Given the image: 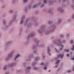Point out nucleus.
Listing matches in <instances>:
<instances>
[{
	"mask_svg": "<svg viewBox=\"0 0 74 74\" xmlns=\"http://www.w3.org/2000/svg\"><path fill=\"white\" fill-rule=\"evenodd\" d=\"M37 64V62H33L32 63V66H35V65H36Z\"/></svg>",
	"mask_w": 74,
	"mask_h": 74,
	"instance_id": "32",
	"label": "nucleus"
},
{
	"mask_svg": "<svg viewBox=\"0 0 74 74\" xmlns=\"http://www.w3.org/2000/svg\"><path fill=\"white\" fill-rule=\"evenodd\" d=\"M63 21V19L62 18H59L58 19V24H60Z\"/></svg>",
	"mask_w": 74,
	"mask_h": 74,
	"instance_id": "15",
	"label": "nucleus"
},
{
	"mask_svg": "<svg viewBox=\"0 0 74 74\" xmlns=\"http://www.w3.org/2000/svg\"><path fill=\"white\" fill-rule=\"evenodd\" d=\"M38 31L39 33H42V32H44V29L40 27V29L38 30Z\"/></svg>",
	"mask_w": 74,
	"mask_h": 74,
	"instance_id": "14",
	"label": "nucleus"
},
{
	"mask_svg": "<svg viewBox=\"0 0 74 74\" xmlns=\"http://www.w3.org/2000/svg\"><path fill=\"white\" fill-rule=\"evenodd\" d=\"M7 69V66H5L3 68V70H5Z\"/></svg>",
	"mask_w": 74,
	"mask_h": 74,
	"instance_id": "51",
	"label": "nucleus"
},
{
	"mask_svg": "<svg viewBox=\"0 0 74 74\" xmlns=\"http://www.w3.org/2000/svg\"><path fill=\"white\" fill-rule=\"evenodd\" d=\"M13 22V21L12 20H10L8 23V25L6 26V29H7L8 27V26H10L12 25V22Z\"/></svg>",
	"mask_w": 74,
	"mask_h": 74,
	"instance_id": "9",
	"label": "nucleus"
},
{
	"mask_svg": "<svg viewBox=\"0 0 74 74\" xmlns=\"http://www.w3.org/2000/svg\"><path fill=\"white\" fill-rule=\"evenodd\" d=\"M31 8H32V5L31 4L29 5L28 7V9H31Z\"/></svg>",
	"mask_w": 74,
	"mask_h": 74,
	"instance_id": "41",
	"label": "nucleus"
},
{
	"mask_svg": "<svg viewBox=\"0 0 74 74\" xmlns=\"http://www.w3.org/2000/svg\"><path fill=\"white\" fill-rule=\"evenodd\" d=\"M28 27H30L32 26V23H29L27 24Z\"/></svg>",
	"mask_w": 74,
	"mask_h": 74,
	"instance_id": "33",
	"label": "nucleus"
},
{
	"mask_svg": "<svg viewBox=\"0 0 74 74\" xmlns=\"http://www.w3.org/2000/svg\"><path fill=\"white\" fill-rule=\"evenodd\" d=\"M16 72L17 73H21V70L20 69H17L16 71Z\"/></svg>",
	"mask_w": 74,
	"mask_h": 74,
	"instance_id": "39",
	"label": "nucleus"
},
{
	"mask_svg": "<svg viewBox=\"0 0 74 74\" xmlns=\"http://www.w3.org/2000/svg\"><path fill=\"white\" fill-rule=\"evenodd\" d=\"M23 22H24V20L21 19L20 21V24L22 25L23 23Z\"/></svg>",
	"mask_w": 74,
	"mask_h": 74,
	"instance_id": "28",
	"label": "nucleus"
},
{
	"mask_svg": "<svg viewBox=\"0 0 74 74\" xmlns=\"http://www.w3.org/2000/svg\"><path fill=\"white\" fill-rule=\"evenodd\" d=\"M25 18H26V16H25V15H23L22 16V17L21 18V19L22 20H23V21H24Z\"/></svg>",
	"mask_w": 74,
	"mask_h": 74,
	"instance_id": "25",
	"label": "nucleus"
},
{
	"mask_svg": "<svg viewBox=\"0 0 74 74\" xmlns=\"http://www.w3.org/2000/svg\"><path fill=\"white\" fill-rule=\"evenodd\" d=\"M28 0H23V3H27Z\"/></svg>",
	"mask_w": 74,
	"mask_h": 74,
	"instance_id": "43",
	"label": "nucleus"
},
{
	"mask_svg": "<svg viewBox=\"0 0 74 74\" xmlns=\"http://www.w3.org/2000/svg\"><path fill=\"white\" fill-rule=\"evenodd\" d=\"M22 65L23 66V67H25L26 66V62H23L22 64Z\"/></svg>",
	"mask_w": 74,
	"mask_h": 74,
	"instance_id": "36",
	"label": "nucleus"
},
{
	"mask_svg": "<svg viewBox=\"0 0 74 74\" xmlns=\"http://www.w3.org/2000/svg\"><path fill=\"white\" fill-rule=\"evenodd\" d=\"M14 10H13L12 9L9 10V12L10 14H12V13L14 12Z\"/></svg>",
	"mask_w": 74,
	"mask_h": 74,
	"instance_id": "30",
	"label": "nucleus"
},
{
	"mask_svg": "<svg viewBox=\"0 0 74 74\" xmlns=\"http://www.w3.org/2000/svg\"><path fill=\"white\" fill-rule=\"evenodd\" d=\"M34 70H38L39 69L38 68L36 67V66H34Z\"/></svg>",
	"mask_w": 74,
	"mask_h": 74,
	"instance_id": "34",
	"label": "nucleus"
},
{
	"mask_svg": "<svg viewBox=\"0 0 74 74\" xmlns=\"http://www.w3.org/2000/svg\"><path fill=\"white\" fill-rule=\"evenodd\" d=\"M15 52V50L12 51L11 52L8 54V56L9 57V58H12V56L14 55V54Z\"/></svg>",
	"mask_w": 74,
	"mask_h": 74,
	"instance_id": "3",
	"label": "nucleus"
},
{
	"mask_svg": "<svg viewBox=\"0 0 74 74\" xmlns=\"http://www.w3.org/2000/svg\"><path fill=\"white\" fill-rule=\"evenodd\" d=\"M30 20V18H28L26 20V22H28V21Z\"/></svg>",
	"mask_w": 74,
	"mask_h": 74,
	"instance_id": "53",
	"label": "nucleus"
},
{
	"mask_svg": "<svg viewBox=\"0 0 74 74\" xmlns=\"http://www.w3.org/2000/svg\"><path fill=\"white\" fill-rule=\"evenodd\" d=\"M51 27L53 28V29H51V30L53 32L54 31H55V29H56V25L54 24H53L51 26Z\"/></svg>",
	"mask_w": 74,
	"mask_h": 74,
	"instance_id": "10",
	"label": "nucleus"
},
{
	"mask_svg": "<svg viewBox=\"0 0 74 74\" xmlns=\"http://www.w3.org/2000/svg\"><path fill=\"white\" fill-rule=\"evenodd\" d=\"M60 37L61 38H63V37H64V35H63V34H61L60 35Z\"/></svg>",
	"mask_w": 74,
	"mask_h": 74,
	"instance_id": "45",
	"label": "nucleus"
},
{
	"mask_svg": "<svg viewBox=\"0 0 74 74\" xmlns=\"http://www.w3.org/2000/svg\"><path fill=\"white\" fill-rule=\"evenodd\" d=\"M24 11L25 12H27L28 11V9H27V6L25 7L24 8Z\"/></svg>",
	"mask_w": 74,
	"mask_h": 74,
	"instance_id": "27",
	"label": "nucleus"
},
{
	"mask_svg": "<svg viewBox=\"0 0 74 74\" xmlns=\"http://www.w3.org/2000/svg\"><path fill=\"white\" fill-rule=\"evenodd\" d=\"M73 42H74V41H73V40H71L70 41V43L71 44H73Z\"/></svg>",
	"mask_w": 74,
	"mask_h": 74,
	"instance_id": "49",
	"label": "nucleus"
},
{
	"mask_svg": "<svg viewBox=\"0 0 74 74\" xmlns=\"http://www.w3.org/2000/svg\"><path fill=\"white\" fill-rule=\"evenodd\" d=\"M40 64L42 66H43V65H45V64L43 62H41Z\"/></svg>",
	"mask_w": 74,
	"mask_h": 74,
	"instance_id": "54",
	"label": "nucleus"
},
{
	"mask_svg": "<svg viewBox=\"0 0 74 74\" xmlns=\"http://www.w3.org/2000/svg\"><path fill=\"white\" fill-rule=\"evenodd\" d=\"M69 35H70L69 34H66V37H69Z\"/></svg>",
	"mask_w": 74,
	"mask_h": 74,
	"instance_id": "61",
	"label": "nucleus"
},
{
	"mask_svg": "<svg viewBox=\"0 0 74 74\" xmlns=\"http://www.w3.org/2000/svg\"><path fill=\"white\" fill-rule=\"evenodd\" d=\"M52 11H53V10L52 9H50L48 10L49 12L50 13H51V12H52Z\"/></svg>",
	"mask_w": 74,
	"mask_h": 74,
	"instance_id": "37",
	"label": "nucleus"
},
{
	"mask_svg": "<svg viewBox=\"0 0 74 74\" xmlns=\"http://www.w3.org/2000/svg\"><path fill=\"white\" fill-rule=\"evenodd\" d=\"M71 7L73 10L74 11V4H73L72 5H71Z\"/></svg>",
	"mask_w": 74,
	"mask_h": 74,
	"instance_id": "42",
	"label": "nucleus"
},
{
	"mask_svg": "<svg viewBox=\"0 0 74 74\" xmlns=\"http://www.w3.org/2000/svg\"><path fill=\"white\" fill-rule=\"evenodd\" d=\"M53 2H54V1L53 0H49L48 1V3L50 5L53 4Z\"/></svg>",
	"mask_w": 74,
	"mask_h": 74,
	"instance_id": "16",
	"label": "nucleus"
},
{
	"mask_svg": "<svg viewBox=\"0 0 74 74\" xmlns=\"http://www.w3.org/2000/svg\"><path fill=\"white\" fill-rule=\"evenodd\" d=\"M34 25L36 26H38V25H39V23L37 21H35Z\"/></svg>",
	"mask_w": 74,
	"mask_h": 74,
	"instance_id": "22",
	"label": "nucleus"
},
{
	"mask_svg": "<svg viewBox=\"0 0 74 74\" xmlns=\"http://www.w3.org/2000/svg\"><path fill=\"white\" fill-rule=\"evenodd\" d=\"M47 67L46 66H45L44 67V70H47Z\"/></svg>",
	"mask_w": 74,
	"mask_h": 74,
	"instance_id": "60",
	"label": "nucleus"
},
{
	"mask_svg": "<svg viewBox=\"0 0 74 74\" xmlns=\"http://www.w3.org/2000/svg\"><path fill=\"white\" fill-rule=\"evenodd\" d=\"M61 56V59H63V57L64 56V54H62L61 55H60V54H59L58 55V56L57 57L55 58H54V59L55 60H57V59H58L60 56Z\"/></svg>",
	"mask_w": 74,
	"mask_h": 74,
	"instance_id": "8",
	"label": "nucleus"
},
{
	"mask_svg": "<svg viewBox=\"0 0 74 74\" xmlns=\"http://www.w3.org/2000/svg\"><path fill=\"white\" fill-rule=\"evenodd\" d=\"M59 71H60V68H59L57 70V72H59Z\"/></svg>",
	"mask_w": 74,
	"mask_h": 74,
	"instance_id": "56",
	"label": "nucleus"
},
{
	"mask_svg": "<svg viewBox=\"0 0 74 74\" xmlns=\"http://www.w3.org/2000/svg\"><path fill=\"white\" fill-rule=\"evenodd\" d=\"M47 48V53L48 54H49V56H51V54L50 52H51V50L50 49H49V48H50V47H49V46H48Z\"/></svg>",
	"mask_w": 74,
	"mask_h": 74,
	"instance_id": "17",
	"label": "nucleus"
},
{
	"mask_svg": "<svg viewBox=\"0 0 74 74\" xmlns=\"http://www.w3.org/2000/svg\"><path fill=\"white\" fill-rule=\"evenodd\" d=\"M37 45L38 46V47H45V45L42 44L40 45L39 44H38H38H37Z\"/></svg>",
	"mask_w": 74,
	"mask_h": 74,
	"instance_id": "20",
	"label": "nucleus"
},
{
	"mask_svg": "<svg viewBox=\"0 0 74 74\" xmlns=\"http://www.w3.org/2000/svg\"><path fill=\"white\" fill-rule=\"evenodd\" d=\"M72 18V19H74V14H73Z\"/></svg>",
	"mask_w": 74,
	"mask_h": 74,
	"instance_id": "64",
	"label": "nucleus"
},
{
	"mask_svg": "<svg viewBox=\"0 0 74 74\" xmlns=\"http://www.w3.org/2000/svg\"><path fill=\"white\" fill-rule=\"evenodd\" d=\"M57 11H59L61 13H63L64 12V10L63 9L62 7H59L57 8Z\"/></svg>",
	"mask_w": 74,
	"mask_h": 74,
	"instance_id": "5",
	"label": "nucleus"
},
{
	"mask_svg": "<svg viewBox=\"0 0 74 74\" xmlns=\"http://www.w3.org/2000/svg\"><path fill=\"white\" fill-rule=\"evenodd\" d=\"M17 17V15H15L14 16H13V21H16V18Z\"/></svg>",
	"mask_w": 74,
	"mask_h": 74,
	"instance_id": "24",
	"label": "nucleus"
},
{
	"mask_svg": "<svg viewBox=\"0 0 74 74\" xmlns=\"http://www.w3.org/2000/svg\"><path fill=\"white\" fill-rule=\"evenodd\" d=\"M27 22L26 21L24 23V26H26V25H27Z\"/></svg>",
	"mask_w": 74,
	"mask_h": 74,
	"instance_id": "55",
	"label": "nucleus"
},
{
	"mask_svg": "<svg viewBox=\"0 0 74 74\" xmlns=\"http://www.w3.org/2000/svg\"><path fill=\"white\" fill-rule=\"evenodd\" d=\"M40 57H36L35 58V61H37L38 60H40Z\"/></svg>",
	"mask_w": 74,
	"mask_h": 74,
	"instance_id": "29",
	"label": "nucleus"
},
{
	"mask_svg": "<svg viewBox=\"0 0 74 74\" xmlns=\"http://www.w3.org/2000/svg\"><path fill=\"white\" fill-rule=\"evenodd\" d=\"M3 23L4 26H6L7 25V21L3 19Z\"/></svg>",
	"mask_w": 74,
	"mask_h": 74,
	"instance_id": "21",
	"label": "nucleus"
},
{
	"mask_svg": "<svg viewBox=\"0 0 74 74\" xmlns=\"http://www.w3.org/2000/svg\"><path fill=\"white\" fill-rule=\"evenodd\" d=\"M10 59V58L8 56V57L6 58L5 59V60L6 61H8L9 60V59Z\"/></svg>",
	"mask_w": 74,
	"mask_h": 74,
	"instance_id": "38",
	"label": "nucleus"
},
{
	"mask_svg": "<svg viewBox=\"0 0 74 74\" xmlns=\"http://www.w3.org/2000/svg\"><path fill=\"white\" fill-rule=\"evenodd\" d=\"M36 32L34 31H32L29 34L28 36L27 37V39H29L30 37H33V36H34L35 35H36Z\"/></svg>",
	"mask_w": 74,
	"mask_h": 74,
	"instance_id": "2",
	"label": "nucleus"
},
{
	"mask_svg": "<svg viewBox=\"0 0 74 74\" xmlns=\"http://www.w3.org/2000/svg\"><path fill=\"white\" fill-rule=\"evenodd\" d=\"M46 27V25H42L41 26L40 28H42V29H44V28L45 27Z\"/></svg>",
	"mask_w": 74,
	"mask_h": 74,
	"instance_id": "35",
	"label": "nucleus"
},
{
	"mask_svg": "<svg viewBox=\"0 0 74 74\" xmlns=\"http://www.w3.org/2000/svg\"><path fill=\"white\" fill-rule=\"evenodd\" d=\"M16 2V0H13L12 1V4H14Z\"/></svg>",
	"mask_w": 74,
	"mask_h": 74,
	"instance_id": "50",
	"label": "nucleus"
},
{
	"mask_svg": "<svg viewBox=\"0 0 74 74\" xmlns=\"http://www.w3.org/2000/svg\"><path fill=\"white\" fill-rule=\"evenodd\" d=\"M34 40L36 42V45H34L32 46V48L34 49H36V48H37V47H38L37 44H38L40 42V40H38V39H37V38H35Z\"/></svg>",
	"mask_w": 74,
	"mask_h": 74,
	"instance_id": "1",
	"label": "nucleus"
},
{
	"mask_svg": "<svg viewBox=\"0 0 74 74\" xmlns=\"http://www.w3.org/2000/svg\"><path fill=\"white\" fill-rule=\"evenodd\" d=\"M52 32H53L52 30H50L47 31L45 32V34L46 35H48V34H49L52 33Z\"/></svg>",
	"mask_w": 74,
	"mask_h": 74,
	"instance_id": "11",
	"label": "nucleus"
},
{
	"mask_svg": "<svg viewBox=\"0 0 74 74\" xmlns=\"http://www.w3.org/2000/svg\"><path fill=\"white\" fill-rule=\"evenodd\" d=\"M42 4V2H39V3H38V5H41Z\"/></svg>",
	"mask_w": 74,
	"mask_h": 74,
	"instance_id": "44",
	"label": "nucleus"
},
{
	"mask_svg": "<svg viewBox=\"0 0 74 74\" xmlns=\"http://www.w3.org/2000/svg\"><path fill=\"white\" fill-rule=\"evenodd\" d=\"M38 6V4H35L33 5L32 8H36Z\"/></svg>",
	"mask_w": 74,
	"mask_h": 74,
	"instance_id": "26",
	"label": "nucleus"
},
{
	"mask_svg": "<svg viewBox=\"0 0 74 74\" xmlns=\"http://www.w3.org/2000/svg\"><path fill=\"white\" fill-rule=\"evenodd\" d=\"M16 63L13 62L11 64H9L8 65V66L9 67H12L14 66H16Z\"/></svg>",
	"mask_w": 74,
	"mask_h": 74,
	"instance_id": "12",
	"label": "nucleus"
},
{
	"mask_svg": "<svg viewBox=\"0 0 74 74\" xmlns=\"http://www.w3.org/2000/svg\"><path fill=\"white\" fill-rule=\"evenodd\" d=\"M58 42H59L58 44H60V45H59V46H61V45L62 44V42H60V39H58Z\"/></svg>",
	"mask_w": 74,
	"mask_h": 74,
	"instance_id": "23",
	"label": "nucleus"
},
{
	"mask_svg": "<svg viewBox=\"0 0 74 74\" xmlns=\"http://www.w3.org/2000/svg\"><path fill=\"white\" fill-rule=\"evenodd\" d=\"M60 60H57L56 63V64H59V63H60Z\"/></svg>",
	"mask_w": 74,
	"mask_h": 74,
	"instance_id": "31",
	"label": "nucleus"
},
{
	"mask_svg": "<svg viewBox=\"0 0 74 74\" xmlns=\"http://www.w3.org/2000/svg\"><path fill=\"white\" fill-rule=\"evenodd\" d=\"M47 0H44L43 4H45L47 3Z\"/></svg>",
	"mask_w": 74,
	"mask_h": 74,
	"instance_id": "46",
	"label": "nucleus"
},
{
	"mask_svg": "<svg viewBox=\"0 0 74 74\" xmlns=\"http://www.w3.org/2000/svg\"><path fill=\"white\" fill-rule=\"evenodd\" d=\"M48 23H49V24H51L52 23V21H48Z\"/></svg>",
	"mask_w": 74,
	"mask_h": 74,
	"instance_id": "52",
	"label": "nucleus"
},
{
	"mask_svg": "<svg viewBox=\"0 0 74 74\" xmlns=\"http://www.w3.org/2000/svg\"><path fill=\"white\" fill-rule=\"evenodd\" d=\"M31 69H32V67L30 66H28L25 69V73L26 74H27V73H29L30 72V70Z\"/></svg>",
	"mask_w": 74,
	"mask_h": 74,
	"instance_id": "4",
	"label": "nucleus"
},
{
	"mask_svg": "<svg viewBox=\"0 0 74 74\" xmlns=\"http://www.w3.org/2000/svg\"><path fill=\"white\" fill-rule=\"evenodd\" d=\"M27 41L24 42L23 43V45H27L29 44V39H27Z\"/></svg>",
	"mask_w": 74,
	"mask_h": 74,
	"instance_id": "13",
	"label": "nucleus"
},
{
	"mask_svg": "<svg viewBox=\"0 0 74 74\" xmlns=\"http://www.w3.org/2000/svg\"><path fill=\"white\" fill-rule=\"evenodd\" d=\"M62 42H63V43H66V40H62Z\"/></svg>",
	"mask_w": 74,
	"mask_h": 74,
	"instance_id": "59",
	"label": "nucleus"
},
{
	"mask_svg": "<svg viewBox=\"0 0 74 74\" xmlns=\"http://www.w3.org/2000/svg\"><path fill=\"white\" fill-rule=\"evenodd\" d=\"M66 1H67V0H62L63 3H65Z\"/></svg>",
	"mask_w": 74,
	"mask_h": 74,
	"instance_id": "58",
	"label": "nucleus"
},
{
	"mask_svg": "<svg viewBox=\"0 0 74 74\" xmlns=\"http://www.w3.org/2000/svg\"><path fill=\"white\" fill-rule=\"evenodd\" d=\"M64 52H69V49H65L64 50Z\"/></svg>",
	"mask_w": 74,
	"mask_h": 74,
	"instance_id": "48",
	"label": "nucleus"
},
{
	"mask_svg": "<svg viewBox=\"0 0 74 74\" xmlns=\"http://www.w3.org/2000/svg\"><path fill=\"white\" fill-rule=\"evenodd\" d=\"M58 66H59V64H56V66H55L54 67V69L58 68Z\"/></svg>",
	"mask_w": 74,
	"mask_h": 74,
	"instance_id": "47",
	"label": "nucleus"
},
{
	"mask_svg": "<svg viewBox=\"0 0 74 74\" xmlns=\"http://www.w3.org/2000/svg\"><path fill=\"white\" fill-rule=\"evenodd\" d=\"M12 41H10L8 42H6L5 44V46L6 47H7L8 45H11V44L12 43Z\"/></svg>",
	"mask_w": 74,
	"mask_h": 74,
	"instance_id": "7",
	"label": "nucleus"
},
{
	"mask_svg": "<svg viewBox=\"0 0 74 74\" xmlns=\"http://www.w3.org/2000/svg\"><path fill=\"white\" fill-rule=\"evenodd\" d=\"M44 6H45V4L43 3L41 5L40 7L41 8H43V7H44Z\"/></svg>",
	"mask_w": 74,
	"mask_h": 74,
	"instance_id": "40",
	"label": "nucleus"
},
{
	"mask_svg": "<svg viewBox=\"0 0 74 74\" xmlns=\"http://www.w3.org/2000/svg\"><path fill=\"white\" fill-rule=\"evenodd\" d=\"M34 56L33 54H30L28 55V59L27 60V61H31V58H34Z\"/></svg>",
	"mask_w": 74,
	"mask_h": 74,
	"instance_id": "6",
	"label": "nucleus"
},
{
	"mask_svg": "<svg viewBox=\"0 0 74 74\" xmlns=\"http://www.w3.org/2000/svg\"><path fill=\"white\" fill-rule=\"evenodd\" d=\"M55 49V50H56V51L57 52H60L59 50H57V49L56 48Z\"/></svg>",
	"mask_w": 74,
	"mask_h": 74,
	"instance_id": "57",
	"label": "nucleus"
},
{
	"mask_svg": "<svg viewBox=\"0 0 74 74\" xmlns=\"http://www.w3.org/2000/svg\"><path fill=\"white\" fill-rule=\"evenodd\" d=\"M20 56V55L19 54H18L16 55V56L14 57V61L16 60Z\"/></svg>",
	"mask_w": 74,
	"mask_h": 74,
	"instance_id": "19",
	"label": "nucleus"
},
{
	"mask_svg": "<svg viewBox=\"0 0 74 74\" xmlns=\"http://www.w3.org/2000/svg\"><path fill=\"white\" fill-rule=\"evenodd\" d=\"M53 44H55L56 45H57L58 46L60 45V44H59V43H58V41L56 40H55L53 41Z\"/></svg>",
	"mask_w": 74,
	"mask_h": 74,
	"instance_id": "18",
	"label": "nucleus"
},
{
	"mask_svg": "<svg viewBox=\"0 0 74 74\" xmlns=\"http://www.w3.org/2000/svg\"><path fill=\"white\" fill-rule=\"evenodd\" d=\"M22 30H23L22 28H21L20 29V30L21 31V32L22 31Z\"/></svg>",
	"mask_w": 74,
	"mask_h": 74,
	"instance_id": "62",
	"label": "nucleus"
},
{
	"mask_svg": "<svg viewBox=\"0 0 74 74\" xmlns=\"http://www.w3.org/2000/svg\"><path fill=\"white\" fill-rule=\"evenodd\" d=\"M4 74H10L9 72H6Z\"/></svg>",
	"mask_w": 74,
	"mask_h": 74,
	"instance_id": "63",
	"label": "nucleus"
}]
</instances>
